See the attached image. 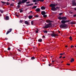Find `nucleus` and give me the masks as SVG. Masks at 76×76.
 <instances>
[{"instance_id": "9", "label": "nucleus", "mask_w": 76, "mask_h": 76, "mask_svg": "<svg viewBox=\"0 0 76 76\" xmlns=\"http://www.w3.org/2000/svg\"><path fill=\"white\" fill-rule=\"evenodd\" d=\"M72 6H76V3L75 1H72Z\"/></svg>"}, {"instance_id": "33", "label": "nucleus", "mask_w": 76, "mask_h": 76, "mask_svg": "<svg viewBox=\"0 0 76 76\" xmlns=\"http://www.w3.org/2000/svg\"><path fill=\"white\" fill-rule=\"evenodd\" d=\"M56 9H60V7H57Z\"/></svg>"}, {"instance_id": "28", "label": "nucleus", "mask_w": 76, "mask_h": 76, "mask_svg": "<svg viewBox=\"0 0 76 76\" xmlns=\"http://www.w3.org/2000/svg\"><path fill=\"white\" fill-rule=\"evenodd\" d=\"M37 8V6H34L33 7V9H36Z\"/></svg>"}, {"instance_id": "46", "label": "nucleus", "mask_w": 76, "mask_h": 76, "mask_svg": "<svg viewBox=\"0 0 76 76\" xmlns=\"http://www.w3.org/2000/svg\"><path fill=\"white\" fill-rule=\"evenodd\" d=\"M61 57H62V56H61L59 57L60 58H61Z\"/></svg>"}, {"instance_id": "38", "label": "nucleus", "mask_w": 76, "mask_h": 76, "mask_svg": "<svg viewBox=\"0 0 76 76\" xmlns=\"http://www.w3.org/2000/svg\"><path fill=\"white\" fill-rule=\"evenodd\" d=\"M62 14H63V13H60L59 14V15H62Z\"/></svg>"}, {"instance_id": "34", "label": "nucleus", "mask_w": 76, "mask_h": 76, "mask_svg": "<svg viewBox=\"0 0 76 76\" xmlns=\"http://www.w3.org/2000/svg\"><path fill=\"white\" fill-rule=\"evenodd\" d=\"M44 32L45 33H47V32H48V31H44Z\"/></svg>"}, {"instance_id": "17", "label": "nucleus", "mask_w": 76, "mask_h": 76, "mask_svg": "<svg viewBox=\"0 0 76 76\" xmlns=\"http://www.w3.org/2000/svg\"><path fill=\"white\" fill-rule=\"evenodd\" d=\"M32 15H30L28 16V18L30 19H32Z\"/></svg>"}, {"instance_id": "58", "label": "nucleus", "mask_w": 76, "mask_h": 76, "mask_svg": "<svg viewBox=\"0 0 76 76\" xmlns=\"http://www.w3.org/2000/svg\"><path fill=\"white\" fill-rule=\"evenodd\" d=\"M11 6H12V4H11Z\"/></svg>"}, {"instance_id": "60", "label": "nucleus", "mask_w": 76, "mask_h": 76, "mask_svg": "<svg viewBox=\"0 0 76 76\" xmlns=\"http://www.w3.org/2000/svg\"><path fill=\"white\" fill-rule=\"evenodd\" d=\"M19 51H20V50H18Z\"/></svg>"}, {"instance_id": "6", "label": "nucleus", "mask_w": 76, "mask_h": 76, "mask_svg": "<svg viewBox=\"0 0 76 76\" xmlns=\"http://www.w3.org/2000/svg\"><path fill=\"white\" fill-rule=\"evenodd\" d=\"M12 31V28L10 29L9 31H7L6 33L7 35V34H9L10 32H11Z\"/></svg>"}, {"instance_id": "5", "label": "nucleus", "mask_w": 76, "mask_h": 76, "mask_svg": "<svg viewBox=\"0 0 76 76\" xmlns=\"http://www.w3.org/2000/svg\"><path fill=\"white\" fill-rule=\"evenodd\" d=\"M70 22V21L68 20H62L61 21V23H63V24H64L65 23H67V22Z\"/></svg>"}, {"instance_id": "4", "label": "nucleus", "mask_w": 76, "mask_h": 76, "mask_svg": "<svg viewBox=\"0 0 76 76\" xmlns=\"http://www.w3.org/2000/svg\"><path fill=\"white\" fill-rule=\"evenodd\" d=\"M60 27L61 28H64L67 27V25L66 24H62L60 26Z\"/></svg>"}, {"instance_id": "21", "label": "nucleus", "mask_w": 76, "mask_h": 76, "mask_svg": "<svg viewBox=\"0 0 76 76\" xmlns=\"http://www.w3.org/2000/svg\"><path fill=\"white\" fill-rule=\"evenodd\" d=\"M34 21H31V24L32 25H34Z\"/></svg>"}, {"instance_id": "43", "label": "nucleus", "mask_w": 76, "mask_h": 76, "mask_svg": "<svg viewBox=\"0 0 76 76\" xmlns=\"http://www.w3.org/2000/svg\"><path fill=\"white\" fill-rule=\"evenodd\" d=\"M74 17H76V15H73Z\"/></svg>"}, {"instance_id": "18", "label": "nucleus", "mask_w": 76, "mask_h": 76, "mask_svg": "<svg viewBox=\"0 0 76 76\" xmlns=\"http://www.w3.org/2000/svg\"><path fill=\"white\" fill-rule=\"evenodd\" d=\"M25 24H26V25H28V24H29V23H28V22L26 21L25 22Z\"/></svg>"}, {"instance_id": "3", "label": "nucleus", "mask_w": 76, "mask_h": 76, "mask_svg": "<svg viewBox=\"0 0 76 76\" xmlns=\"http://www.w3.org/2000/svg\"><path fill=\"white\" fill-rule=\"evenodd\" d=\"M58 19H59V20H66L67 19V18L66 17H61V16H59L58 17Z\"/></svg>"}, {"instance_id": "55", "label": "nucleus", "mask_w": 76, "mask_h": 76, "mask_svg": "<svg viewBox=\"0 0 76 76\" xmlns=\"http://www.w3.org/2000/svg\"><path fill=\"white\" fill-rule=\"evenodd\" d=\"M35 4H37V3H35Z\"/></svg>"}, {"instance_id": "62", "label": "nucleus", "mask_w": 76, "mask_h": 76, "mask_svg": "<svg viewBox=\"0 0 76 76\" xmlns=\"http://www.w3.org/2000/svg\"><path fill=\"white\" fill-rule=\"evenodd\" d=\"M51 58H52L53 56H51Z\"/></svg>"}, {"instance_id": "29", "label": "nucleus", "mask_w": 76, "mask_h": 76, "mask_svg": "<svg viewBox=\"0 0 76 76\" xmlns=\"http://www.w3.org/2000/svg\"><path fill=\"white\" fill-rule=\"evenodd\" d=\"M69 38L71 41H72V37H70Z\"/></svg>"}, {"instance_id": "30", "label": "nucleus", "mask_w": 76, "mask_h": 76, "mask_svg": "<svg viewBox=\"0 0 76 76\" xmlns=\"http://www.w3.org/2000/svg\"><path fill=\"white\" fill-rule=\"evenodd\" d=\"M1 3L3 4H6V2L4 1H1Z\"/></svg>"}, {"instance_id": "8", "label": "nucleus", "mask_w": 76, "mask_h": 76, "mask_svg": "<svg viewBox=\"0 0 76 76\" xmlns=\"http://www.w3.org/2000/svg\"><path fill=\"white\" fill-rule=\"evenodd\" d=\"M37 1H44V0H33V2H36L37 1Z\"/></svg>"}, {"instance_id": "56", "label": "nucleus", "mask_w": 76, "mask_h": 76, "mask_svg": "<svg viewBox=\"0 0 76 76\" xmlns=\"http://www.w3.org/2000/svg\"><path fill=\"white\" fill-rule=\"evenodd\" d=\"M30 12H31V13H32V11H31Z\"/></svg>"}, {"instance_id": "54", "label": "nucleus", "mask_w": 76, "mask_h": 76, "mask_svg": "<svg viewBox=\"0 0 76 76\" xmlns=\"http://www.w3.org/2000/svg\"><path fill=\"white\" fill-rule=\"evenodd\" d=\"M63 61H61V63H63Z\"/></svg>"}, {"instance_id": "36", "label": "nucleus", "mask_w": 76, "mask_h": 76, "mask_svg": "<svg viewBox=\"0 0 76 76\" xmlns=\"http://www.w3.org/2000/svg\"><path fill=\"white\" fill-rule=\"evenodd\" d=\"M18 7V8H20V6L19 5H18L17 6Z\"/></svg>"}, {"instance_id": "26", "label": "nucleus", "mask_w": 76, "mask_h": 76, "mask_svg": "<svg viewBox=\"0 0 76 76\" xmlns=\"http://www.w3.org/2000/svg\"><path fill=\"white\" fill-rule=\"evenodd\" d=\"M35 32L36 33H38V29H37V30L35 31Z\"/></svg>"}, {"instance_id": "35", "label": "nucleus", "mask_w": 76, "mask_h": 76, "mask_svg": "<svg viewBox=\"0 0 76 76\" xmlns=\"http://www.w3.org/2000/svg\"><path fill=\"white\" fill-rule=\"evenodd\" d=\"M35 17L36 18H38V15H36L35 16Z\"/></svg>"}, {"instance_id": "57", "label": "nucleus", "mask_w": 76, "mask_h": 76, "mask_svg": "<svg viewBox=\"0 0 76 76\" xmlns=\"http://www.w3.org/2000/svg\"><path fill=\"white\" fill-rule=\"evenodd\" d=\"M49 66H50V65L49 64Z\"/></svg>"}, {"instance_id": "14", "label": "nucleus", "mask_w": 76, "mask_h": 76, "mask_svg": "<svg viewBox=\"0 0 76 76\" xmlns=\"http://www.w3.org/2000/svg\"><path fill=\"white\" fill-rule=\"evenodd\" d=\"M46 22L47 23H50V22H52V21L50 20H46Z\"/></svg>"}, {"instance_id": "20", "label": "nucleus", "mask_w": 76, "mask_h": 76, "mask_svg": "<svg viewBox=\"0 0 76 76\" xmlns=\"http://www.w3.org/2000/svg\"><path fill=\"white\" fill-rule=\"evenodd\" d=\"M33 4H27L26 5V6H32V5H33Z\"/></svg>"}, {"instance_id": "22", "label": "nucleus", "mask_w": 76, "mask_h": 76, "mask_svg": "<svg viewBox=\"0 0 76 76\" xmlns=\"http://www.w3.org/2000/svg\"><path fill=\"white\" fill-rule=\"evenodd\" d=\"M38 41L39 42H42V39H39Z\"/></svg>"}, {"instance_id": "64", "label": "nucleus", "mask_w": 76, "mask_h": 76, "mask_svg": "<svg viewBox=\"0 0 76 76\" xmlns=\"http://www.w3.org/2000/svg\"><path fill=\"white\" fill-rule=\"evenodd\" d=\"M75 57H76V56H75Z\"/></svg>"}, {"instance_id": "53", "label": "nucleus", "mask_w": 76, "mask_h": 76, "mask_svg": "<svg viewBox=\"0 0 76 76\" xmlns=\"http://www.w3.org/2000/svg\"><path fill=\"white\" fill-rule=\"evenodd\" d=\"M65 47H67V45Z\"/></svg>"}, {"instance_id": "37", "label": "nucleus", "mask_w": 76, "mask_h": 76, "mask_svg": "<svg viewBox=\"0 0 76 76\" xmlns=\"http://www.w3.org/2000/svg\"><path fill=\"white\" fill-rule=\"evenodd\" d=\"M8 50H10V48H8Z\"/></svg>"}, {"instance_id": "44", "label": "nucleus", "mask_w": 76, "mask_h": 76, "mask_svg": "<svg viewBox=\"0 0 76 76\" xmlns=\"http://www.w3.org/2000/svg\"><path fill=\"white\" fill-rule=\"evenodd\" d=\"M16 16H17L18 17H19V16H18V15H16Z\"/></svg>"}, {"instance_id": "10", "label": "nucleus", "mask_w": 76, "mask_h": 76, "mask_svg": "<svg viewBox=\"0 0 76 76\" xmlns=\"http://www.w3.org/2000/svg\"><path fill=\"white\" fill-rule=\"evenodd\" d=\"M28 1V0H23L22 1V3H24L25 2H26Z\"/></svg>"}, {"instance_id": "59", "label": "nucleus", "mask_w": 76, "mask_h": 76, "mask_svg": "<svg viewBox=\"0 0 76 76\" xmlns=\"http://www.w3.org/2000/svg\"><path fill=\"white\" fill-rule=\"evenodd\" d=\"M8 1H9V0H7Z\"/></svg>"}, {"instance_id": "23", "label": "nucleus", "mask_w": 76, "mask_h": 76, "mask_svg": "<svg viewBox=\"0 0 76 76\" xmlns=\"http://www.w3.org/2000/svg\"><path fill=\"white\" fill-rule=\"evenodd\" d=\"M21 3H22V2H21V1H20L18 3V4H20Z\"/></svg>"}, {"instance_id": "27", "label": "nucleus", "mask_w": 76, "mask_h": 76, "mask_svg": "<svg viewBox=\"0 0 76 76\" xmlns=\"http://www.w3.org/2000/svg\"><path fill=\"white\" fill-rule=\"evenodd\" d=\"M47 15H43V17L44 18H47Z\"/></svg>"}, {"instance_id": "1", "label": "nucleus", "mask_w": 76, "mask_h": 76, "mask_svg": "<svg viewBox=\"0 0 76 76\" xmlns=\"http://www.w3.org/2000/svg\"><path fill=\"white\" fill-rule=\"evenodd\" d=\"M50 6L52 7V10H53V11H56V10H57V9H56V8L55 7L56 6V5H55V4H51L50 5Z\"/></svg>"}, {"instance_id": "39", "label": "nucleus", "mask_w": 76, "mask_h": 76, "mask_svg": "<svg viewBox=\"0 0 76 76\" xmlns=\"http://www.w3.org/2000/svg\"><path fill=\"white\" fill-rule=\"evenodd\" d=\"M23 12V10H20V13H21V12Z\"/></svg>"}, {"instance_id": "50", "label": "nucleus", "mask_w": 76, "mask_h": 76, "mask_svg": "<svg viewBox=\"0 0 76 76\" xmlns=\"http://www.w3.org/2000/svg\"><path fill=\"white\" fill-rule=\"evenodd\" d=\"M66 58L65 57H64L63 58Z\"/></svg>"}, {"instance_id": "48", "label": "nucleus", "mask_w": 76, "mask_h": 76, "mask_svg": "<svg viewBox=\"0 0 76 76\" xmlns=\"http://www.w3.org/2000/svg\"><path fill=\"white\" fill-rule=\"evenodd\" d=\"M74 10H76V8H74Z\"/></svg>"}, {"instance_id": "52", "label": "nucleus", "mask_w": 76, "mask_h": 76, "mask_svg": "<svg viewBox=\"0 0 76 76\" xmlns=\"http://www.w3.org/2000/svg\"><path fill=\"white\" fill-rule=\"evenodd\" d=\"M1 16V14H0V16Z\"/></svg>"}, {"instance_id": "49", "label": "nucleus", "mask_w": 76, "mask_h": 76, "mask_svg": "<svg viewBox=\"0 0 76 76\" xmlns=\"http://www.w3.org/2000/svg\"><path fill=\"white\" fill-rule=\"evenodd\" d=\"M5 39L6 40H7V38H5Z\"/></svg>"}, {"instance_id": "7", "label": "nucleus", "mask_w": 76, "mask_h": 76, "mask_svg": "<svg viewBox=\"0 0 76 76\" xmlns=\"http://www.w3.org/2000/svg\"><path fill=\"white\" fill-rule=\"evenodd\" d=\"M51 35L52 37H57L58 36V34H56L54 33L51 34Z\"/></svg>"}, {"instance_id": "16", "label": "nucleus", "mask_w": 76, "mask_h": 76, "mask_svg": "<svg viewBox=\"0 0 76 76\" xmlns=\"http://www.w3.org/2000/svg\"><path fill=\"white\" fill-rule=\"evenodd\" d=\"M74 61V59L72 58L71 59L70 62L71 63H72V62H73Z\"/></svg>"}, {"instance_id": "40", "label": "nucleus", "mask_w": 76, "mask_h": 76, "mask_svg": "<svg viewBox=\"0 0 76 76\" xmlns=\"http://www.w3.org/2000/svg\"><path fill=\"white\" fill-rule=\"evenodd\" d=\"M20 22H21V23H22V22H23V20H20Z\"/></svg>"}, {"instance_id": "15", "label": "nucleus", "mask_w": 76, "mask_h": 76, "mask_svg": "<svg viewBox=\"0 0 76 76\" xmlns=\"http://www.w3.org/2000/svg\"><path fill=\"white\" fill-rule=\"evenodd\" d=\"M41 9L42 10H45V7L42 6L41 7Z\"/></svg>"}, {"instance_id": "63", "label": "nucleus", "mask_w": 76, "mask_h": 76, "mask_svg": "<svg viewBox=\"0 0 76 76\" xmlns=\"http://www.w3.org/2000/svg\"><path fill=\"white\" fill-rule=\"evenodd\" d=\"M13 1H14L15 0H12Z\"/></svg>"}, {"instance_id": "11", "label": "nucleus", "mask_w": 76, "mask_h": 76, "mask_svg": "<svg viewBox=\"0 0 76 76\" xmlns=\"http://www.w3.org/2000/svg\"><path fill=\"white\" fill-rule=\"evenodd\" d=\"M41 14L42 15H45V12L42 11L41 12Z\"/></svg>"}, {"instance_id": "47", "label": "nucleus", "mask_w": 76, "mask_h": 76, "mask_svg": "<svg viewBox=\"0 0 76 76\" xmlns=\"http://www.w3.org/2000/svg\"><path fill=\"white\" fill-rule=\"evenodd\" d=\"M43 38H45V36H43Z\"/></svg>"}, {"instance_id": "25", "label": "nucleus", "mask_w": 76, "mask_h": 76, "mask_svg": "<svg viewBox=\"0 0 76 76\" xmlns=\"http://www.w3.org/2000/svg\"><path fill=\"white\" fill-rule=\"evenodd\" d=\"M35 58V57H34V56H33V57H32L31 58V60H34Z\"/></svg>"}, {"instance_id": "12", "label": "nucleus", "mask_w": 76, "mask_h": 76, "mask_svg": "<svg viewBox=\"0 0 76 76\" xmlns=\"http://www.w3.org/2000/svg\"><path fill=\"white\" fill-rule=\"evenodd\" d=\"M5 19L6 20H9V17L8 16H6Z\"/></svg>"}, {"instance_id": "31", "label": "nucleus", "mask_w": 76, "mask_h": 76, "mask_svg": "<svg viewBox=\"0 0 76 76\" xmlns=\"http://www.w3.org/2000/svg\"><path fill=\"white\" fill-rule=\"evenodd\" d=\"M31 3V2L30 1H29L26 2V4H29V3Z\"/></svg>"}, {"instance_id": "24", "label": "nucleus", "mask_w": 76, "mask_h": 76, "mask_svg": "<svg viewBox=\"0 0 76 76\" xmlns=\"http://www.w3.org/2000/svg\"><path fill=\"white\" fill-rule=\"evenodd\" d=\"M0 12H1V13H3L4 12V11L1 10H0Z\"/></svg>"}, {"instance_id": "61", "label": "nucleus", "mask_w": 76, "mask_h": 76, "mask_svg": "<svg viewBox=\"0 0 76 76\" xmlns=\"http://www.w3.org/2000/svg\"><path fill=\"white\" fill-rule=\"evenodd\" d=\"M75 47H76V45L75 46Z\"/></svg>"}, {"instance_id": "32", "label": "nucleus", "mask_w": 76, "mask_h": 76, "mask_svg": "<svg viewBox=\"0 0 76 76\" xmlns=\"http://www.w3.org/2000/svg\"><path fill=\"white\" fill-rule=\"evenodd\" d=\"M7 5H9V4H10V3H9V2H7Z\"/></svg>"}, {"instance_id": "41", "label": "nucleus", "mask_w": 76, "mask_h": 76, "mask_svg": "<svg viewBox=\"0 0 76 76\" xmlns=\"http://www.w3.org/2000/svg\"><path fill=\"white\" fill-rule=\"evenodd\" d=\"M74 47V46H73V45H72V46H71V48H73Z\"/></svg>"}, {"instance_id": "2", "label": "nucleus", "mask_w": 76, "mask_h": 76, "mask_svg": "<svg viewBox=\"0 0 76 76\" xmlns=\"http://www.w3.org/2000/svg\"><path fill=\"white\" fill-rule=\"evenodd\" d=\"M51 26H52V25H51V23H50L49 24H46L45 26H44L43 28L47 29L48 28H50V27H51Z\"/></svg>"}, {"instance_id": "45", "label": "nucleus", "mask_w": 76, "mask_h": 76, "mask_svg": "<svg viewBox=\"0 0 76 76\" xmlns=\"http://www.w3.org/2000/svg\"><path fill=\"white\" fill-rule=\"evenodd\" d=\"M63 54H62V53H61L60 54V55H63Z\"/></svg>"}, {"instance_id": "13", "label": "nucleus", "mask_w": 76, "mask_h": 76, "mask_svg": "<svg viewBox=\"0 0 76 76\" xmlns=\"http://www.w3.org/2000/svg\"><path fill=\"white\" fill-rule=\"evenodd\" d=\"M36 11L39 12H40V9L39 8H37L36 10Z\"/></svg>"}, {"instance_id": "19", "label": "nucleus", "mask_w": 76, "mask_h": 76, "mask_svg": "<svg viewBox=\"0 0 76 76\" xmlns=\"http://www.w3.org/2000/svg\"><path fill=\"white\" fill-rule=\"evenodd\" d=\"M70 23L71 24H75L76 23L75 22H71Z\"/></svg>"}, {"instance_id": "51", "label": "nucleus", "mask_w": 76, "mask_h": 76, "mask_svg": "<svg viewBox=\"0 0 76 76\" xmlns=\"http://www.w3.org/2000/svg\"><path fill=\"white\" fill-rule=\"evenodd\" d=\"M58 33H59V34H60V31H58Z\"/></svg>"}, {"instance_id": "42", "label": "nucleus", "mask_w": 76, "mask_h": 76, "mask_svg": "<svg viewBox=\"0 0 76 76\" xmlns=\"http://www.w3.org/2000/svg\"><path fill=\"white\" fill-rule=\"evenodd\" d=\"M67 65H68V66H70V64H66Z\"/></svg>"}]
</instances>
